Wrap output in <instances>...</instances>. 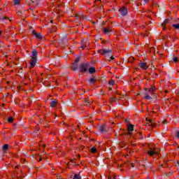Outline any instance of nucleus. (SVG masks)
I'll return each mask as SVG.
<instances>
[{
  "instance_id": "f257e3e1",
  "label": "nucleus",
  "mask_w": 179,
  "mask_h": 179,
  "mask_svg": "<svg viewBox=\"0 0 179 179\" xmlns=\"http://www.w3.org/2000/svg\"><path fill=\"white\" fill-rule=\"evenodd\" d=\"M156 90V87L155 86H152L150 89H146V92L144 94V99L145 100H152V96H149V94H155V91Z\"/></svg>"
},
{
  "instance_id": "f03ea898",
  "label": "nucleus",
  "mask_w": 179,
  "mask_h": 179,
  "mask_svg": "<svg viewBox=\"0 0 179 179\" xmlns=\"http://www.w3.org/2000/svg\"><path fill=\"white\" fill-rule=\"evenodd\" d=\"M87 69H89V64L83 63L80 64L79 66V72L86 73L87 72Z\"/></svg>"
},
{
  "instance_id": "7ed1b4c3",
  "label": "nucleus",
  "mask_w": 179,
  "mask_h": 179,
  "mask_svg": "<svg viewBox=\"0 0 179 179\" xmlns=\"http://www.w3.org/2000/svg\"><path fill=\"white\" fill-rule=\"evenodd\" d=\"M121 16H127L128 15V8L122 6L119 9Z\"/></svg>"
},
{
  "instance_id": "20e7f679",
  "label": "nucleus",
  "mask_w": 179,
  "mask_h": 179,
  "mask_svg": "<svg viewBox=\"0 0 179 179\" xmlns=\"http://www.w3.org/2000/svg\"><path fill=\"white\" fill-rule=\"evenodd\" d=\"M111 52H113L111 50L101 49L98 50V53L101 55H107V54H111Z\"/></svg>"
},
{
  "instance_id": "39448f33",
  "label": "nucleus",
  "mask_w": 179,
  "mask_h": 179,
  "mask_svg": "<svg viewBox=\"0 0 179 179\" xmlns=\"http://www.w3.org/2000/svg\"><path fill=\"white\" fill-rule=\"evenodd\" d=\"M89 85H96L97 83V78L92 76L89 80H88Z\"/></svg>"
},
{
  "instance_id": "423d86ee",
  "label": "nucleus",
  "mask_w": 179,
  "mask_h": 179,
  "mask_svg": "<svg viewBox=\"0 0 179 179\" xmlns=\"http://www.w3.org/2000/svg\"><path fill=\"white\" fill-rule=\"evenodd\" d=\"M37 64V57H31L30 61L31 68H34Z\"/></svg>"
},
{
  "instance_id": "0eeeda50",
  "label": "nucleus",
  "mask_w": 179,
  "mask_h": 179,
  "mask_svg": "<svg viewBox=\"0 0 179 179\" xmlns=\"http://www.w3.org/2000/svg\"><path fill=\"white\" fill-rule=\"evenodd\" d=\"M32 34L36 37V38H38V40H43V36H41V34L37 33L36 30L32 31Z\"/></svg>"
},
{
  "instance_id": "6e6552de",
  "label": "nucleus",
  "mask_w": 179,
  "mask_h": 179,
  "mask_svg": "<svg viewBox=\"0 0 179 179\" xmlns=\"http://www.w3.org/2000/svg\"><path fill=\"white\" fill-rule=\"evenodd\" d=\"M170 23V19L167 18L166 19L164 22L161 24L162 27L163 28V30H166L167 29L166 26Z\"/></svg>"
},
{
  "instance_id": "1a4fd4ad",
  "label": "nucleus",
  "mask_w": 179,
  "mask_h": 179,
  "mask_svg": "<svg viewBox=\"0 0 179 179\" xmlns=\"http://www.w3.org/2000/svg\"><path fill=\"white\" fill-rule=\"evenodd\" d=\"M127 130H128L127 135H129V136L132 135V131H134V125L129 124L127 126Z\"/></svg>"
},
{
  "instance_id": "9d476101",
  "label": "nucleus",
  "mask_w": 179,
  "mask_h": 179,
  "mask_svg": "<svg viewBox=\"0 0 179 179\" xmlns=\"http://www.w3.org/2000/svg\"><path fill=\"white\" fill-rule=\"evenodd\" d=\"M139 66L141 68V69H148V64L145 62H141L139 64Z\"/></svg>"
},
{
  "instance_id": "9b49d317",
  "label": "nucleus",
  "mask_w": 179,
  "mask_h": 179,
  "mask_svg": "<svg viewBox=\"0 0 179 179\" xmlns=\"http://www.w3.org/2000/svg\"><path fill=\"white\" fill-rule=\"evenodd\" d=\"M9 149V145L8 144H4L2 147V150L3 153H6V151Z\"/></svg>"
},
{
  "instance_id": "f8f14e48",
  "label": "nucleus",
  "mask_w": 179,
  "mask_h": 179,
  "mask_svg": "<svg viewBox=\"0 0 179 179\" xmlns=\"http://www.w3.org/2000/svg\"><path fill=\"white\" fill-rule=\"evenodd\" d=\"M103 31L105 34H109V33H111V28H103Z\"/></svg>"
},
{
  "instance_id": "ddd939ff",
  "label": "nucleus",
  "mask_w": 179,
  "mask_h": 179,
  "mask_svg": "<svg viewBox=\"0 0 179 179\" xmlns=\"http://www.w3.org/2000/svg\"><path fill=\"white\" fill-rule=\"evenodd\" d=\"M157 152L153 150L148 151V155H149V156H155V155H157Z\"/></svg>"
},
{
  "instance_id": "4468645a",
  "label": "nucleus",
  "mask_w": 179,
  "mask_h": 179,
  "mask_svg": "<svg viewBox=\"0 0 179 179\" xmlns=\"http://www.w3.org/2000/svg\"><path fill=\"white\" fill-rule=\"evenodd\" d=\"M57 104H58V101H57V100L52 101V102H50V107H56Z\"/></svg>"
},
{
  "instance_id": "2eb2a0df",
  "label": "nucleus",
  "mask_w": 179,
  "mask_h": 179,
  "mask_svg": "<svg viewBox=\"0 0 179 179\" xmlns=\"http://www.w3.org/2000/svg\"><path fill=\"white\" fill-rule=\"evenodd\" d=\"M95 5L96 8H100V6L101 5V0H95Z\"/></svg>"
},
{
  "instance_id": "dca6fc26",
  "label": "nucleus",
  "mask_w": 179,
  "mask_h": 179,
  "mask_svg": "<svg viewBox=\"0 0 179 179\" xmlns=\"http://www.w3.org/2000/svg\"><path fill=\"white\" fill-rule=\"evenodd\" d=\"M92 101L89 100V98L85 99L84 106H87L89 104H92Z\"/></svg>"
},
{
  "instance_id": "f3484780",
  "label": "nucleus",
  "mask_w": 179,
  "mask_h": 179,
  "mask_svg": "<svg viewBox=\"0 0 179 179\" xmlns=\"http://www.w3.org/2000/svg\"><path fill=\"white\" fill-rule=\"evenodd\" d=\"M89 72L91 74L95 73H96V69L94 67H90L89 69Z\"/></svg>"
},
{
  "instance_id": "a211bd4d",
  "label": "nucleus",
  "mask_w": 179,
  "mask_h": 179,
  "mask_svg": "<svg viewBox=\"0 0 179 179\" xmlns=\"http://www.w3.org/2000/svg\"><path fill=\"white\" fill-rule=\"evenodd\" d=\"M38 52H37L36 50H34L32 51V57L34 58H37V55H38Z\"/></svg>"
},
{
  "instance_id": "6ab92c4d",
  "label": "nucleus",
  "mask_w": 179,
  "mask_h": 179,
  "mask_svg": "<svg viewBox=\"0 0 179 179\" xmlns=\"http://www.w3.org/2000/svg\"><path fill=\"white\" fill-rule=\"evenodd\" d=\"M71 69L73 71H76V69H78V64L76 63H73V66H71Z\"/></svg>"
},
{
  "instance_id": "aec40b11",
  "label": "nucleus",
  "mask_w": 179,
  "mask_h": 179,
  "mask_svg": "<svg viewBox=\"0 0 179 179\" xmlns=\"http://www.w3.org/2000/svg\"><path fill=\"white\" fill-rule=\"evenodd\" d=\"M99 131L100 132H104V131H106V126L105 125H102L99 127Z\"/></svg>"
},
{
  "instance_id": "412c9836",
  "label": "nucleus",
  "mask_w": 179,
  "mask_h": 179,
  "mask_svg": "<svg viewBox=\"0 0 179 179\" xmlns=\"http://www.w3.org/2000/svg\"><path fill=\"white\" fill-rule=\"evenodd\" d=\"M8 122H9L10 124H12V122H13L14 121V119H13V117L10 116L8 118L7 120Z\"/></svg>"
},
{
  "instance_id": "4be33fe9",
  "label": "nucleus",
  "mask_w": 179,
  "mask_h": 179,
  "mask_svg": "<svg viewBox=\"0 0 179 179\" xmlns=\"http://www.w3.org/2000/svg\"><path fill=\"white\" fill-rule=\"evenodd\" d=\"M172 27H173V28L176 29V30H179V24H172Z\"/></svg>"
},
{
  "instance_id": "5701e85b",
  "label": "nucleus",
  "mask_w": 179,
  "mask_h": 179,
  "mask_svg": "<svg viewBox=\"0 0 179 179\" xmlns=\"http://www.w3.org/2000/svg\"><path fill=\"white\" fill-rule=\"evenodd\" d=\"M115 100H117V98L112 97L110 99L109 101H110V104H113V103H114V101H115Z\"/></svg>"
},
{
  "instance_id": "b1692460",
  "label": "nucleus",
  "mask_w": 179,
  "mask_h": 179,
  "mask_svg": "<svg viewBox=\"0 0 179 179\" xmlns=\"http://www.w3.org/2000/svg\"><path fill=\"white\" fill-rule=\"evenodd\" d=\"M91 153H96V152H97V148H96V147H93L91 148Z\"/></svg>"
},
{
  "instance_id": "393cba45",
  "label": "nucleus",
  "mask_w": 179,
  "mask_h": 179,
  "mask_svg": "<svg viewBox=\"0 0 179 179\" xmlns=\"http://www.w3.org/2000/svg\"><path fill=\"white\" fill-rule=\"evenodd\" d=\"M74 179H82V177H80V175L76 173L74 175Z\"/></svg>"
},
{
  "instance_id": "a878e982",
  "label": "nucleus",
  "mask_w": 179,
  "mask_h": 179,
  "mask_svg": "<svg viewBox=\"0 0 179 179\" xmlns=\"http://www.w3.org/2000/svg\"><path fill=\"white\" fill-rule=\"evenodd\" d=\"M109 85H110L111 86H114V85H115V81L114 80H110L109 81Z\"/></svg>"
},
{
  "instance_id": "bb28decb",
  "label": "nucleus",
  "mask_w": 179,
  "mask_h": 179,
  "mask_svg": "<svg viewBox=\"0 0 179 179\" xmlns=\"http://www.w3.org/2000/svg\"><path fill=\"white\" fill-rule=\"evenodd\" d=\"M80 61V57H77L75 61H74V64H78V62H79Z\"/></svg>"
},
{
  "instance_id": "cd10ccee",
  "label": "nucleus",
  "mask_w": 179,
  "mask_h": 179,
  "mask_svg": "<svg viewBox=\"0 0 179 179\" xmlns=\"http://www.w3.org/2000/svg\"><path fill=\"white\" fill-rule=\"evenodd\" d=\"M20 0H14V5H19Z\"/></svg>"
},
{
  "instance_id": "c85d7f7f",
  "label": "nucleus",
  "mask_w": 179,
  "mask_h": 179,
  "mask_svg": "<svg viewBox=\"0 0 179 179\" xmlns=\"http://www.w3.org/2000/svg\"><path fill=\"white\" fill-rule=\"evenodd\" d=\"M176 136L178 139H179V131L176 132Z\"/></svg>"
},
{
  "instance_id": "c756f323",
  "label": "nucleus",
  "mask_w": 179,
  "mask_h": 179,
  "mask_svg": "<svg viewBox=\"0 0 179 179\" xmlns=\"http://www.w3.org/2000/svg\"><path fill=\"white\" fill-rule=\"evenodd\" d=\"M83 149H85V146L84 145H80L79 147V150H83Z\"/></svg>"
},
{
  "instance_id": "7c9ffc66",
  "label": "nucleus",
  "mask_w": 179,
  "mask_h": 179,
  "mask_svg": "<svg viewBox=\"0 0 179 179\" xmlns=\"http://www.w3.org/2000/svg\"><path fill=\"white\" fill-rule=\"evenodd\" d=\"M148 121L150 123V124H149V125H150V127H154L153 122H152V120H148Z\"/></svg>"
},
{
  "instance_id": "2f4dec72",
  "label": "nucleus",
  "mask_w": 179,
  "mask_h": 179,
  "mask_svg": "<svg viewBox=\"0 0 179 179\" xmlns=\"http://www.w3.org/2000/svg\"><path fill=\"white\" fill-rule=\"evenodd\" d=\"M3 55L6 57L8 58L9 55H8V53H3Z\"/></svg>"
},
{
  "instance_id": "473e14b6",
  "label": "nucleus",
  "mask_w": 179,
  "mask_h": 179,
  "mask_svg": "<svg viewBox=\"0 0 179 179\" xmlns=\"http://www.w3.org/2000/svg\"><path fill=\"white\" fill-rule=\"evenodd\" d=\"M131 145L133 148H135V146H136V143H131Z\"/></svg>"
},
{
  "instance_id": "72a5a7b5",
  "label": "nucleus",
  "mask_w": 179,
  "mask_h": 179,
  "mask_svg": "<svg viewBox=\"0 0 179 179\" xmlns=\"http://www.w3.org/2000/svg\"><path fill=\"white\" fill-rule=\"evenodd\" d=\"M81 48H82V50H85V48H86V45H82Z\"/></svg>"
},
{
  "instance_id": "f704fd0d",
  "label": "nucleus",
  "mask_w": 179,
  "mask_h": 179,
  "mask_svg": "<svg viewBox=\"0 0 179 179\" xmlns=\"http://www.w3.org/2000/svg\"><path fill=\"white\" fill-rule=\"evenodd\" d=\"M57 179H62V177H61L60 176L57 175Z\"/></svg>"
},
{
  "instance_id": "c9c22d12",
  "label": "nucleus",
  "mask_w": 179,
  "mask_h": 179,
  "mask_svg": "<svg viewBox=\"0 0 179 179\" xmlns=\"http://www.w3.org/2000/svg\"><path fill=\"white\" fill-rule=\"evenodd\" d=\"M8 19H9L8 17H3V20H8Z\"/></svg>"
},
{
  "instance_id": "e433bc0d",
  "label": "nucleus",
  "mask_w": 179,
  "mask_h": 179,
  "mask_svg": "<svg viewBox=\"0 0 179 179\" xmlns=\"http://www.w3.org/2000/svg\"><path fill=\"white\" fill-rule=\"evenodd\" d=\"M99 6H100V9H103V8H104V6H103V4H101Z\"/></svg>"
},
{
  "instance_id": "4c0bfd02",
  "label": "nucleus",
  "mask_w": 179,
  "mask_h": 179,
  "mask_svg": "<svg viewBox=\"0 0 179 179\" xmlns=\"http://www.w3.org/2000/svg\"><path fill=\"white\" fill-rule=\"evenodd\" d=\"M162 124H167V120H164L163 122H162Z\"/></svg>"
},
{
  "instance_id": "58836bf2",
  "label": "nucleus",
  "mask_w": 179,
  "mask_h": 179,
  "mask_svg": "<svg viewBox=\"0 0 179 179\" xmlns=\"http://www.w3.org/2000/svg\"><path fill=\"white\" fill-rule=\"evenodd\" d=\"M110 58V59H112V60L115 59V58H114V56H111Z\"/></svg>"
},
{
  "instance_id": "ea45409f",
  "label": "nucleus",
  "mask_w": 179,
  "mask_h": 179,
  "mask_svg": "<svg viewBox=\"0 0 179 179\" xmlns=\"http://www.w3.org/2000/svg\"><path fill=\"white\" fill-rule=\"evenodd\" d=\"M125 122H127V124H129V122L127 119L125 120Z\"/></svg>"
},
{
  "instance_id": "a19ab883",
  "label": "nucleus",
  "mask_w": 179,
  "mask_h": 179,
  "mask_svg": "<svg viewBox=\"0 0 179 179\" xmlns=\"http://www.w3.org/2000/svg\"><path fill=\"white\" fill-rule=\"evenodd\" d=\"M77 159H80V155H78Z\"/></svg>"
},
{
  "instance_id": "79ce46f5",
  "label": "nucleus",
  "mask_w": 179,
  "mask_h": 179,
  "mask_svg": "<svg viewBox=\"0 0 179 179\" xmlns=\"http://www.w3.org/2000/svg\"><path fill=\"white\" fill-rule=\"evenodd\" d=\"M144 2H149L150 0H143Z\"/></svg>"
},
{
  "instance_id": "37998d69",
  "label": "nucleus",
  "mask_w": 179,
  "mask_h": 179,
  "mask_svg": "<svg viewBox=\"0 0 179 179\" xmlns=\"http://www.w3.org/2000/svg\"><path fill=\"white\" fill-rule=\"evenodd\" d=\"M76 17H79V15L76 14Z\"/></svg>"
},
{
  "instance_id": "c03bdc74",
  "label": "nucleus",
  "mask_w": 179,
  "mask_h": 179,
  "mask_svg": "<svg viewBox=\"0 0 179 179\" xmlns=\"http://www.w3.org/2000/svg\"><path fill=\"white\" fill-rule=\"evenodd\" d=\"M0 36H2V31H0Z\"/></svg>"
},
{
  "instance_id": "a18cd8bd",
  "label": "nucleus",
  "mask_w": 179,
  "mask_h": 179,
  "mask_svg": "<svg viewBox=\"0 0 179 179\" xmlns=\"http://www.w3.org/2000/svg\"><path fill=\"white\" fill-rule=\"evenodd\" d=\"M101 94H103V90H101Z\"/></svg>"
},
{
  "instance_id": "49530a36",
  "label": "nucleus",
  "mask_w": 179,
  "mask_h": 179,
  "mask_svg": "<svg viewBox=\"0 0 179 179\" xmlns=\"http://www.w3.org/2000/svg\"><path fill=\"white\" fill-rule=\"evenodd\" d=\"M165 93H169V91L166 90V91H165Z\"/></svg>"
},
{
  "instance_id": "de8ad7c7",
  "label": "nucleus",
  "mask_w": 179,
  "mask_h": 179,
  "mask_svg": "<svg viewBox=\"0 0 179 179\" xmlns=\"http://www.w3.org/2000/svg\"><path fill=\"white\" fill-rule=\"evenodd\" d=\"M104 43H106V41H102V43L104 44Z\"/></svg>"
},
{
  "instance_id": "09e8293b",
  "label": "nucleus",
  "mask_w": 179,
  "mask_h": 179,
  "mask_svg": "<svg viewBox=\"0 0 179 179\" xmlns=\"http://www.w3.org/2000/svg\"><path fill=\"white\" fill-rule=\"evenodd\" d=\"M80 126L78 125V126H77V128H80Z\"/></svg>"
},
{
  "instance_id": "8fccbe9b",
  "label": "nucleus",
  "mask_w": 179,
  "mask_h": 179,
  "mask_svg": "<svg viewBox=\"0 0 179 179\" xmlns=\"http://www.w3.org/2000/svg\"><path fill=\"white\" fill-rule=\"evenodd\" d=\"M39 160H40V162H41V160H42V158H40V159H39Z\"/></svg>"
},
{
  "instance_id": "3c124183",
  "label": "nucleus",
  "mask_w": 179,
  "mask_h": 179,
  "mask_svg": "<svg viewBox=\"0 0 179 179\" xmlns=\"http://www.w3.org/2000/svg\"><path fill=\"white\" fill-rule=\"evenodd\" d=\"M141 139H143V137H141Z\"/></svg>"
},
{
  "instance_id": "603ef678",
  "label": "nucleus",
  "mask_w": 179,
  "mask_h": 179,
  "mask_svg": "<svg viewBox=\"0 0 179 179\" xmlns=\"http://www.w3.org/2000/svg\"><path fill=\"white\" fill-rule=\"evenodd\" d=\"M132 167H134V164H131Z\"/></svg>"
},
{
  "instance_id": "864d4df0",
  "label": "nucleus",
  "mask_w": 179,
  "mask_h": 179,
  "mask_svg": "<svg viewBox=\"0 0 179 179\" xmlns=\"http://www.w3.org/2000/svg\"><path fill=\"white\" fill-rule=\"evenodd\" d=\"M15 169H17V166H15Z\"/></svg>"
},
{
  "instance_id": "5fc2aeb1",
  "label": "nucleus",
  "mask_w": 179,
  "mask_h": 179,
  "mask_svg": "<svg viewBox=\"0 0 179 179\" xmlns=\"http://www.w3.org/2000/svg\"><path fill=\"white\" fill-rule=\"evenodd\" d=\"M139 135H141V133H139Z\"/></svg>"
}]
</instances>
